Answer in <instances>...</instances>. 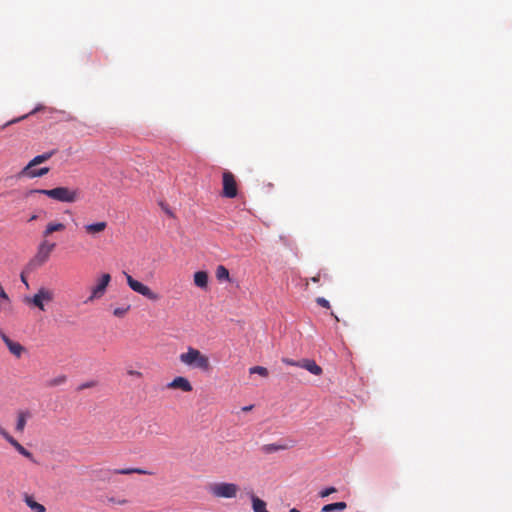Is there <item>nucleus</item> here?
<instances>
[{"mask_svg":"<svg viewBox=\"0 0 512 512\" xmlns=\"http://www.w3.org/2000/svg\"><path fill=\"white\" fill-rule=\"evenodd\" d=\"M216 277L219 281L229 280V271L223 265H219L216 269Z\"/></svg>","mask_w":512,"mask_h":512,"instance_id":"obj_22","label":"nucleus"},{"mask_svg":"<svg viewBox=\"0 0 512 512\" xmlns=\"http://www.w3.org/2000/svg\"><path fill=\"white\" fill-rule=\"evenodd\" d=\"M113 474L119 475H130V474H140V475H153L154 473L148 470H144L142 468H122V469H114L112 470Z\"/></svg>","mask_w":512,"mask_h":512,"instance_id":"obj_16","label":"nucleus"},{"mask_svg":"<svg viewBox=\"0 0 512 512\" xmlns=\"http://www.w3.org/2000/svg\"><path fill=\"white\" fill-rule=\"evenodd\" d=\"M209 494L217 499H233L236 498L240 487L232 482H214L207 486Z\"/></svg>","mask_w":512,"mask_h":512,"instance_id":"obj_4","label":"nucleus"},{"mask_svg":"<svg viewBox=\"0 0 512 512\" xmlns=\"http://www.w3.org/2000/svg\"><path fill=\"white\" fill-rule=\"evenodd\" d=\"M33 192L46 195L51 199L64 203H74L80 199V191L78 189L62 186L53 189H36Z\"/></svg>","mask_w":512,"mask_h":512,"instance_id":"obj_3","label":"nucleus"},{"mask_svg":"<svg viewBox=\"0 0 512 512\" xmlns=\"http://www.w3.org/2000/svg\"><path fill=\"white\" fill-rule=\"evenodd\" d=\"M66 229V225L61 222L51 221L49 222L42 232V238H49L55 232H63Z\"/></svg>","mask_w":512,"mask_h":512,"instance_id":"obj_15","label":"nucleus"},{"mask_svg":"<svg viewBox=\"0 0 512 512\" xmlns=\"http://www.w3.org/2000/svg\"><path fill=\"white\" fill-rule=\"evenodd\" d=\"M167 388L173 390L180 389L183 392H191L193 390L190 381L183 376L175 377L171 382L167 384Z\"/></svg>","mask_w":512,"mask_h":512,"instance_id":"obj_12","label":"nucleus"},{"mask_svg":"<svg viewBox=\"0 0 512 512\" xmlns=\"http://www.w3.org/2000/svg\"><path fill=\"white\" fill-rule=\"evenodd\" d=\"M27 116H28V115H25V116H22V117H20V118H18V119H15V120H13V121H10L8 124H12V123L18 122V121H20V120H22V119H25Z\"/></svg>","mask_w":512,"mask_h":512,"instance_id":"obj_34","label":"nucleus"},{"mask_svg":"<svg viewBox=\"0 0 512 512\" xmlns=\"http://www.w3.org/2000/svg\"><path fill=\"white\" fill-rule=\"evenodd\" d=\"M95 382L94 381H91V382H86V383H83L79 386V390H83V389H86V388H91V387H94L95 386Z\"/></svg>","mask_w":512,"mask_h":512,"instance_id":"obj_31","label":"nucleus"},{"mask_svg":"<svg viewBox=\"0 0 512 512\" xmlns=\"http://www.w3.org/2000/svg\"><path fill=\"white\" fill-rule=\"evenodd\" d=\"M311 281L314 283H318L320 281V274H317L316 276L312 277Z\"/></svg>","mask_w":512,"mask_h":512,"instance_id":"obj_33","label":"nucleus"},{"mask_svg":"<svg viewBox=\"0 0 512 512\" xmlns=\"http://www.w3.org/2000/svg\"><path fill=\"white\" fill-rule=\"evenodd\" d=\"M0 435L12 446L15 448V450L21 454L22 456H24L25 458L29 459L31 462L33 463H37V461L35 460L33 454L27 450L22 444H20L13 436H11L7 430L4 428L1 432H0Z\"/></svg>","mask_w":512,"mask_h":512,"instance_id":"obj_10","label":"nucleus"},{"mask_svg":"<svg viewBox=\"0 0 512 512\" xmlns=\"http://www.w3.org/2000/svg\"><path fill=\"white\" fill-rule=\"evenodd\" d=\"M252 408H253V406H252V405H250V406H245V407H243V408H242V410H243V411H250Z\"/></svg>","mask_w":512,"mask_h":512,"instance_id":"obj_35","label":"nucleus"},{"mask_svg":"<svg viewBox=\"0 0 512 512\" xmlns=\"http://www.w3.org/2000/svg\"><path fill=\"white\" fill-rule=\"evenodd\" d=\"M36 219H37V216H36V215H32V216L30 217L29 221H34V220H36Z\"/></svg>","mask_w":512,"mask_h":512,"instance_id":"obj_36","label":"nucleus"},{"mask_svg":"<svg viewBox=\"0 0 512 512\" xmlns=\"http://www.w3.org/2000/svg\"><path fill=\"white\" fill-rule=\"evenodd\" d=\"M347 504L345 502H336L323 506L322 512H340L345 510Z\"/></svg>","mask_w":512,"mask_h":512,"instance_id":"obj_20","label":"nucleus"},{"mask_svg":"<svg viewBox=\"0 0 512 512\" xmlns=\"http://www.w3.org/2000/svg\"><path fill=\"white\" fill-rule=\"evenodd\" d=\"M111 281V275L109 273H103L97 278L96 283L90 288V295L84 301V304L93 303L96 300L101 299L109 286Z\"/></svg>","mask_w":512,"mask_h":512,"instance_id":"obj_6","label":"nucleus"},{"mask_svg":"<svg viewBox=\"0 0 512 512\" xmlns=\"http://www.w3.org/2000/svg\"><path fill=\"white\" fill-rule=\"evenodd\" d=\"M56 243L50 242L48 238H43L37 248V253L31 261L32 265L41 266L48 261L51 253L55 250Z\"/></svg>","mask_w":512,"mask_h":512,"instance_id":"obj_7","label":"nucleus"},{"mask_svg":"<svg viewBox=\"0 0 512 512\" xmlns=\"http://www.w3.org/2000/svg\"><path fill=\"white\" fill-rule=\"evenodd\" d=\"M126 277L127 284L131 290L134 292L144 296L150 301H158L160 299V295L150 289L147 285L141 283L140 281L134 279L128 273H124Z\"/></svg>","mask_w":512,"mask_h":512,"instance_id":"obj_8","label":"nucleus"},{"mask_svg":"<svg viewBox=\"0 0 512 512\" xmlns=\"http://www.w3.org/2000/svg\"><path fill=\"white\" fill-rule=\"evenodd\" d=\"M108 501L110 503H113V504H117V505H126L128 503V500L127 499H116L114 497H110L108 498Z\"/></svg>","mask_w":512,"mask_h":512,"instance_id":"obj_27","label":"nucleus"},{"mask_svg":"<svg viewBox=\"0 0 512 512\" xmlns=\"http://www.w3.org/2000/svg\"><path fill=\"white\" fill-rule=\"evenodd\" d=\"M194 284L202 289H206L208 286V274L205 271H197L194 274Z\"/></svg>","mask_w":512,"mask_h":512,"instance_id":"obj_18","label":"nucleus"},{"mask_svg":"<svg viewBox=\"0 0 512 512\" xmlns=\"http://www.w3.org/2000/svg\"><path fill=\"white\" fill-rule=\"evenodd\" d=\"M316 303H317L319 306L323 307V308H327V309H329V308H330V303H329V301H328L327 299L323 298V297H318V298L316 299Z\"/></svg>","mask_w":512,"mask_h":512,"instance_id":"obj_26","label":"nucleus"},{"mask_svg":"<svg viewBox=\"0 0 512 512\" xmlns=\"http://www.w3.org/2000/svg\"><path fill=\"white\" fill-rule=\"evenodd\" d=\"M179 361L190 369L202 372H209L212 369L209 357L192 346L179 355Z\"/></svg>","mask_w":512,"mask_h":512,"instance_id":"obj_1","label":"nucleus"},{"mask_svg":"<svg viewBox=\"0 0 512 512\" xmlns=\"http://www.w3.org/2000/svg\"><path fill=\"white\" fill-rule=\"evenodd\" d=\"M249 373L250 374H258L262 377H267L268 376V370L267 368L265 367H262V366H254V367H251L249 369Z\"/></svg>","mask_w":512,"mask_h":512,"instance_id":"obj_25","label":"nucleus"},{"mask_svg":"<svg viewBox=\"0 0 512 512\" xmlns=\"http://www.w3.org/2000/svg\"><path fill=\"white\" fill-rule=\"evenodd\" d=\"M222 195L226 198H235L238 194V187L235 176L230 171L222 174Z\"/></svg>","mask_w":512,"mask_h":512,"instance_id":"obj_9","label":"nucleus"},{"mask_svg":"<svg viewBox=\"0 0 512 512\" xmlns=\"http://www.w3.org/2000/svg\"><path fill=\"white\" fill-rule=\"evenodd\" d=\"M287 449V446L286 445H280V444H268V445H265L263 447V450L266 452V453H273V452H276V451H279V450H285Z\"/></svg>","mask_w":512,"mask_h":512,"instance_id":"obj_23","label":"nucleus"},{"mask_svg":"<svg viewBox=\"0 0 512 512\" xmlns=\"http://www.w3.org/2000/svg\"><path fill=\"white\" fill-rule=\"evenodd\" d=\"M336 489L334 487H328L320 492L321 497H327L332 493H335Z\"/></svg>","mask_w":512,"mask_h":512,"instance_id":"obj_28","label":"nucleus"},{"mask_svg":"<svg viewBox=\"0 0 512 512\" xmlns=\"http://www.w3.org/2000/svg\"><path fill=\"white\" fill-rule=\"evenodd\" d=\"M24 502L34 512H45L46 508L44 505L36 502L30 495H25Z\"/></svg>","mask_w":512,"mask_h":512,"instance_id":"obj_19","label":"nucleus"},{"mask_svg":"<svg viewBox=\"0 0 512 512\" xmlns=\"http://www.w3.org/2000/svg\"><path fill=\"white\" fill-rule=\"evenodd\" d=\"M127 374L129 376H133V377H136V378H142L143 377V374L140 371H137V370H127Z\"/></svg>","mask_w":512,"mask_h":512,"instance_id":"obj_30","label":"nucleus"},{"mask_svg":"<svg viewBox=\"0 0 512 512\" xmlns=\"http://www.w3.org/2000/svg\"><path fill=\"white\" fill-rule=\"evenodd\" d=\"M289 512H300L297 508H291Z\"/></svg>","mask_w":512,"mask_h":512,"instance_id":"obj_37","label":"nucleus"},{"mask_svg":"<svg viewBox=\"0 0 512 512\" xmlns=\"http://www.w3.org/2000/svg\"><path fill=\"white\" fill-rule=\"evenodd\" d=\"M21 281L25 284V286H26L27 288H29V284H28V281H27V279H26V277H25L24 273H22V274H21Z\"/></svg>","mask_w":512,"mask_h":512,"instance_id":"obj_32","label":"nucleus"},{"mask_svg":"<svg viewBox=\"0 0 512 512\" xmlns=\"http://www.w3.org/2000/svg\"><path fill=\"white\" fill-rule=\"evenodd\" d=\"M282 362L289 366H296L299 367V364H297L298 361H294L290 358H282Z\"/></svg>","mask_w":512,"mask_h":512,"instance_id":"obj_29","label":"nucleus"},{"mask_svg":"<svg viewBox=\"0 0 512 512\" xmlns=\"http://www.w3.org/2000/svg\"><path fill=\"white\" fill-rule=\"evenodd\" d=\"M300 368L309 371L311 374L320 376L323 373V369L312 359L304 358L297 362Z\"/></svg>","mask_w":512,"mask_h":512,"instance_id":"obj_13","label":"nucleus"},{"mask_svg":"<svg viewBox=\"0 0 512 512\" xmlns=\"http://www.w3.org/2000/svg\"><path fill=\"white\" fill-rule=\"evenodd\" d=\"M67 381V376L64 374L58 375L47 382L48 387H57L65 384Z\"/></svg>","mask_w":512,"mask_h":512,"instance_id":"obj_21","label":"nucleus"},{"mask_svg":"<svg viewBox=\"0 0 512 512\" xmlns=\"http://www.w3.org/2000/svg\"><path fill=\"white\" fill-rule=\"evenodd\" d=\"M55 299V293L47 287H40L33 296H25L23 302L30 308H37L42 312L47 310V305Z\"/></svg>","mask_w":512,"mask_h":512,"instance_id":"obj_2","label":"nucleus"},{"mask_svg":"<svg viewBox=\"0 0 512 512\" xmlns=\"http://www.w3.org/2000/svg\"><path fill=\"white\" fill-rule=\"evenodd\" d=\"M331 315L335 317V320L339 321L338 317L336 315H334L333 312L331 313Z\"/></svg>","mask_w":512,"mask_h":512,"instance_id":"obj_38","label":"nucleus"},{"mask_svg":"<svg viewBox=\"0 0 512 512\" xmlns=\"http://www.w3.org/2000/svg\"><path fill=\"white\" fill-rule=\"evenodd\" d=\"M107 225L108 224L106 221H99L96 223L86 224L83 226V229L87 235L91 237H96L97 235L105 231Z\"/></svg>","mask_w":512,"mask_h":512,"instance_id":"obj_14","label":"nucleus"},{"mask_svg":"<svg viewBox=\"0 0 512 512\" xmlns=\"http://www.w3.org/2000/svg\"><path fill=\"white\" fill-rule=\"evenodd\" d=\"M130 308V305L117 307L113 310V315L117 318H123L129 312Z\"/></svg>","mask_w":512,"mask_h":512,"instance_id":"obj_24","label":"nucleus"},{"mask_svg":"<svg viewBox=\"0 0 512 512\" xmlns=\"http://www.w3.org/2000/svg\"><path fill=\"white\" fill-rule=\"evenodd\" d=\"M0 337L4 344L6 345L9 352L15 356L16 358H21L22 355L26 352V348L17 341L12 340L8 335H6L3 331H0Z\"/></svg>","mask_w":512,"mask_h":512,"instance_id":"obj_11","label":"nucleus"},{"mask_svg":"<svg viewBox=\"0 0 512 512\" xmlns=\"http://www.w3.org/2000/svg\"><path fill=\"white\" fill-rule=\"evenodd\" d=\"M55 154V150L45 152L41 155L34 157L22 170L21 174L29 178L42 177L46 175L50 169L48 167H42L39 169H33L35 166L48 161Z\"/></svg>","mask_w":512,"mask_h":512,"instance_id":"obj_5","label":"nucleus"},{"mask_svg":"<svg viewBox=\"0 0 512 512\" xmlns=\"http://www.w3.org/2000/svg\"><path fill=\"white\" fill-rule=\"evenodd\" d=\"M30 416H31V414L28 411H19L17 413V421H16V425H15V430L18 433H23L26 423H27V419L30 418Z\"/></svg>","mask_w":512,"mask_h":512,"instance_id":"obj_17","label":"nucleus"}]
</instances>
